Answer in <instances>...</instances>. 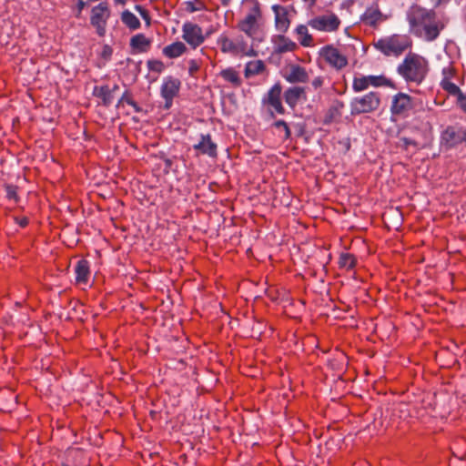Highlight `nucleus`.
<instances>
[{
    "label": "nucleus",
    "mask_w": 466,
    "mask_h": 466,
    "mask_svg": "<svg viewBox=\"0 0 466 466\" xmlns=\"http://www.w3.org/2000/svg\"><path fill=\"white\" fill-rule=\"evenodd\" d=\"M410 32L425 41H434L444 25L435 11L413 5L407 12Z\"/></svg>",
    "instance_id": "1"
},
{
    "label": "nucleus",
    "mask_w": 466,
    "mask_h": 466,
    "mask_svg": "<svg viewBox=\"0 0 466 466\" xmlns=\"http://www.w3.org/2000/svg\"><path fill=\"white\" fill-rule=\"evenodd\" d=\"M247 13L238 23V28L252 40L261 43L264 39L261 5L258 0H246Z\"/></svg>",
    "instance_id": "2"
},
{
    "label": "nucleus",
    "mask_w": 466,
    "mask_h": 466,
    "mask_svg": "<svg viewBox=\"0 0 466 466\" xmlns=\"http://www.w3.org/2000/svg\"><path fill=\"white\" fill-rule=\"evenodd\" d=\"M398 73L407 81L420 84L428 72V63L417 54H409L399 65Z\"/></svg>",
    "instance_id": "3"
},
{
    "label": "nucleus",
    "mask_w": 466,
    "mask_h": 466,
    "mask_svg": "<svg viewBox=\"0 0 466 466\" xmlns=\"http://www.w3.org/2000/svg\"><path fill=\"white\" fill-rule=\"evenodd\" d=\"M411 45L410 37L406 35H392L380 38L375 43V47L385 56H399Z\"/></svg>",
    "instance_id": "4"
},
{
    "label": "nucleus",
    "mask_w": 466,
    "mask_h": 466,
    "mask_svg": "<svg viewBox=\"0 0 466 466\" xmlns=\"http://www.w3.org/2000/svg\"><path fill=\"white\" fill-rule=\"evenodd\" d=\"M380 104L378 93L370 92L362 96L355 97L350 102L351 115L371 113L377 110Z\"/></svg>",
    "instance_id": "5"
},
{
    "label": "nucleus",
    "mask_w": 466,
    "mask_h": 466,
    "mask_svg": "<svg viewBox=\"0 0 466 466\" xmlns=\"http://www.w3.org/2000/svg\"><path fill=\"white\" fill-rule=\"evenodd\" d=\"M390 81L384 76H355L352 81V89L354 92H362L370 86H388Z\"/></svg>",
    "instance_id": "6"
},
{
    "label": "nucleus",
    "mask_w": 466,
    "mask_h": 466,
    "mask_svg": "<svg viewBox=\"0 0 466 466\" xmlns=\"http://www.w3.org/2000/svg\"><path fill=\"white\" fill-rule=\"evenodd\" d=\"M109 16L110 10L107 4L104 2L92 8L90 22L100 36H103L106 33V22Z\"/></svg>",
    "instance_id": "7"
},
{
    "label": "nucleus",
    "mask_w": 466,
    "mask_h": 466,
    "mask_svg": "<svg viewBox=\"0 0 466 466\" xmlns=\"http://www.w3.org/2000/svg\"><path fill=\"white\" fill-rule=\"evenodd\" d=\"M308 24L313 29L319 31L333 32L339 28L340 21L335 14H328L316 16L310 19Z\"/></svg>",
    "instance_id": "8"
},
{
    "label": "nucleus",
    "mask_w": 466,
    "mask_h": 466,
    "mask_svg": "<svg viewBox=\"0 0 466 466\" xmlns=\"http://www.w3.org/2000/svg\"><path fill=\"white\" fill-rule=\"evenodd\" d=\"M319 55L325 59V61L332 67L336 69H341L348 64V60L345 56L333 46H325L319 50Z\"/></svg>",
    "instance_id": "9"
},
{
    "label": "nucleus",
    "mask_w": 466,
    "mask_h": 466,
    "mask_svg": "<svg viewBox=\"0 0 466 466\" xmlns=\"http://www.w3.org/2000/svg\"><path fill=\"white\" fill-rule=\"evenodd\" d=\"M411 97L405 93H398L392 97L390 112L394 116H406L412 109Z\"/></svg>",
    "instance_id": "10"
},
{
    "label": "nucleus",
    "mask_w": 466,
    "mask_h": 466,
    "mask_svg": "<svg viewBox=\"0 0 466 466\" xmlns=\"http://www.w3.org/2000/svg\"><path fill=\"white\" fill-rule=\"evenodd\" d=\"M180 88V81L172 76L166 77L161 86V96L165 99V108L172 106V101L178 94Z\"/></svg>",
    "instance_id": "11"
},
{
    "label": "nucleus",
    "mask_w": 466,
    "mask_h": 466,
    "mask_svg": "<svg viewBox=\"0 0 466 466\" xmlns=\"http://www.w3.org/2000/svg\"><path fill=\"white\" fill-rule=\"evenodd\" d=\"M182 32L183 39L193 48L200 46L205 40L202 29L196 24L185 23L182 27Z\"/></svg>",
    "instance_id": "12"
},
{
    "label": "nucleus",
    "mask_w": 466,
    "mask_h": 466,
    "mask_svg": "<svg viewBox=\"0 0 466 466\" xmlns=\"http://www.w3.org/2000/svg\"><path fill=\"white\" fill-rule=\"evenodd\" d=\"M271 9L274 13V24L277 31L284 34L290 25L289 10L286 6L280 5H273Z\"/></svg>",
    "instance_id": "13"
},
{
    "label": "nucleus",
    "mask_w": 466,
    "mask_h": 466,
    "mask_svg": "<svg viewBox=\"0 0 466 466\" xmlns=\"http://www.w3.org/2000/svg\"><path fill=\"white\" fill-rule=\"evenodd\" d=\"M441 140L449 147L466 141V130L461 127H448L441 134Z\"/></svg>",
    "instance_id": "14"
},
{
    "label": "nucleus",
    "mask_w": 466,
    "mask_h": 466,
    "mask_svg": "<svg viewBox=\"0 0 466 466\" xmlns=\"http://www.w3.org/2000/svg\"><path fill=\"white\" fill-rule=\"evenodd\" d=\"M271 42L273 44V50L275 54L292 52L298 47L294 41L286 37L282 33L280 35H273Z\"/></svg>",
    "instance_id": "15"
},
{
    "label": "nucleus",
    "mask_w": 466,
    "mask_h": 466,
    "mask_svg": "<svg viewBox=\"0 0 466 466\" xmlns=\"http://www.w3.org/2000/svg\"><path fill=\"white\" fill-rule=\"evenodd\" d=\"M284 78L290 84L306 83L309 80V74L304 67L293 64L289 66Z\"/></svg>",
    "instance_id": "16"
},
{
    "label": "nucleus",
    "mask_w": 466,
    "mask_h": 466,
    "mask_svg": "<svg viewBox=\"0 0 466 466\" xmlns=\"http://www.w3.org/2000/svg\"><path fill=\"white\" fill-rule=\"evenodd\" d=\"M194 149L211 157L217 156V145L211 140L210 135H201L200 141L193 146Z\"/></svg>",
    "instance_id": "17"
},
{
    "label": "nucleus",
    "mask_w": 466,
    "mask_h": 466,
    "mask_svg": "<svg viewBox=\"0 0 466 466\" xmlns=\"http://www.w3.org/2000/svg\"><path fill=\"white\" fill-rule=\"evenodd\" d=\"M281 86L279 84L274 85L268 92L267 102L279 114L284 113L281 100Z\"/></svg>",
    "instance_id": "18"
},
{
    "label": "nucleus",
    "mask_w": 466,
    "mask_h": 466,
    "mask_svg": "<svg viewBox=\"0 0 466 466\" xmlns=\"http://www.w3.org/2000/svg\"><path fill=\"white\" fill-rule=\"evenodd\" d=\"M305 93V88L301 86H293L288 88L284 93L286 103L290 107H295L300 99L301 96Z\"/></svg>",
    "instance_id": "19"
},
{
    "label": "nucleus",
    "mask_w": 466,
    "mask_h": 466,
    "mask_svg": "<svg viewBox=\"0 0 466 466\" xmlns=\"http://www.w3.org/2000/svg\"><path fill=\"white\" fill-rule=\"evenodd\" d=\"M382 18V15L378 7H369L366 9L364 14L361 15V20L368 25H375Z\"/></svg>",
    "instance_id": "20"
},
{
    "label": "nucleus",
    "mask_w": 466,
    "mask_h": 466,
    "mask_svg": "<svg viewBox=\"0 0 466 466\" xmlns=\"http://www.w3.org/2000/svg\"><path fill=\"white\" fill-rule=\"evenodd\" d=\"M187 47L182 42H175L163 48V55L168 58H177L183 55Z\"/></svg>",
    "instance_id": "21"
},
{
    "label": "nucleus",
    "mask_w": 466,
    "mask_h": 466,
    "mask_svg": "<svg viewBox=\"0 0 466 466\" xmlns=\"http://www.w3.org/2000/svg\"><path fill=\"white\" fill-rule=\"evenodd\" d=\"M76 280L78 283H86L89 276V264L86 260H78L76 268Z\"/></svg>",
    "instance_id": "22"
},
{
    "label": "nucleus",
    "mask_w": 466,
    "mask_h": 466,
    "mask_svg": "<svg viewBox=\"0 0 466 466\" xmlns=\"http://www.w3.org/2000/svg\"><path fill=\"white\" fill-rule=\"evenodd\" d=\"M295 33L298 36V41L303 46H313V38L311 35L309 33L308 26L305 25H299L295 28Z\"/></svg>",
    "instance_id": "23"
},
{
    "label": "nucleus",
    "mask_w": 466,
    "mask_h": 466,
    "mask_svg": "<svg viewBox=\"0 0 466 466\" xmlns=\"http://www.w3.org/2000/svg\"><path fill=\"white\" fill-rule=\"evenodd\" d=\"M151 41L143 34H137L131 37L130 46L137 52H146L150 46Z\"/></svg>",
    "instance_id": "24"
},
{
    "label": "nucleus",
    "mask_w": 466,
    "mask_h": 466,
    "mask_svg": "<svg viewBox=\"0 0 466 466\" xmlns=\"http://www.w3.org/2000/svg\"><path fill=\"white\" fill-rule=\"evenodd\" d=\"M121 20L131 30H136L140 27V21L129 10L122 12Z\"/></svg>",
    "instance_id": "25"
},
{
    "label": "nucleus",
    "mask_w": 466,
    "mask_h": 466,
    "mask_svg": "<svg viewBox=\"0 0 466 466\" xmlns=\"http://www.w3.org/2000/svg\"><path fill=\"white\" fill-rule=\"evenodd\" d=\"M265 69V65L261 60L248 62L245 68L246 77L258 75Z\"/></svg>",
    "instance_id": "26"
},
{
    "label": "nucleus",
    "mask_w": 466,
    "mask_h": 466,
    "mask_svg": "<svg viewBox=\"0 0 466 466\" xmlns=\"http://www.w3.org/2000/svg\"><path fill=\"white\" fill-rule=\"evenodd\" d=\"M95 95L103 100L105 106H109L113 100L112 91L107 86L95 88Z\"/></svg>",
    "instance_id": "27"
},
{
    "label": "nucleus",
    "mask_w": 466,
    "mask_h": 466,
    "mask_svg": "<svg viewBox=\"0 0 466 466\" xmlns=\"http://www.w3.org/2000/svg\"><path fill=\"white\" fill-rule=\"evenodd\" d=\"M218 43L223 53L236 55V40L229 39L227 36H221L218 40Z\"/></svg>",
    "instance_id": "28"
},
{
    "label": "nucleus",
    "mask_w": 466,
    "mask_h": 466,
    "mask_svg": "<svg viewBox=\"0 0 466 466\" xmlns=\"http://www.w3.org/2000/svg\"><path fill=\"white\" fill-rule=\"evenodd\" d=\"M237 51L236 55H244L247 56H255L257 54L252 46H248L242 39L236 40Z\"/></svg>",
    "instance_id": "29"
},
{
    "label": "nucleus",
    "mask_w": 466,
    "mask_h": 466,
    "mask_svg": "<svg viewBox=\"0 0 466 466\" xmlns=\"http://www.w3.org/2000/svg\"><path fill=\"white\" fill-rule=\"evenodd\" d=\"M221 76L228 82L232 83L235 86H239L241 81L238 74L233 68H227L221 72Z\"/></svg>",
    "instance_id": "30"
},
{
    "label": "nucleus",
    "mask_w": 466,
    "mask_h": 466,
    "mask_svg": "<svg viewBox=\"0 0 466 466\" xmlns=\"http://www.w3.org/2000/svg\"><path fill=\"white\" fill-rule=\"evenodd\" d=\"M441 86L444 90L449 92L451 95H457V94L461 93V90L458 87V86L455 85L454 83L448 81V80H443L441 82Z\"/></svg>",
    "instance_id": "31"
},
{
    "label": "nucleus",
    "mask_w": 466,
    "mask_h": 466,
    "mask_svg": "<svg viewBox=\"0 0 466 466\" xmlns=\"http://www.w3.org/2000/svg\"><path fill=\"white\" fill-rule=\"evenodd\" d=\"M6 198L10 200H14L15 202L18 201L17 196V187L14 185H6L5 187Z\"/></svg>",
    "instance_id": "32"
},
{
    "label": "nucleus",
    "mask_w": 466,
    "mask_h": 466,
    "mask_svg": "<svg viewBox=\"0 0 466 466\" xmlns=\"http://www.w3.org/2000/svg\"><path fill=\"white\" fill-rule=\"evenodd\" d=\"M147 64L150 71L161 73L164 69V64L159 60H148Z\"/></svg>",
    "instance_id": "33"
},
{
    "label": "nucleus",
    "mask_w": 466,
    "mask_h": 466,
    "mask_svg": "<svg viewBox=\"0 0 466 466\" xmlns=\"http://www.w3.org/2000/svg\"><path fill=\"white\" fill-rule=\"evenodd\" d=\"M339 264L342 267L350 268L354 266V258L349 254H343L340 257Z\"/></svg>",
    "instance_id": "34"
},
{
    "label": "nucleus",
    "mask_w": 466,
    "mask_h": 466,
    "mask_svg": "<svg viewBox=\"0 0 466 466\" xmlns=\"http://www.w3.org/2000/svg\"><path fill=\"white\" fill-rule=\"evenodd\" d=\"M274 126L277 127V128H282L285 132V138H289V136H290V130L287 125V123L283 120H279L277 122H275Z\"/></svg>",
    "instance_id": "35"
},
{
    "label": "nucleus",
    "mask_w": 466,
    "mask_h": 466,
    "mask_svg": "<svg viewBox=\"0 0 466 466\" xmlns=\"http://www.w3.org/2000/svg\"><path fill=\"white\" fill-rule=\"evenodd\" d=\"M323 82L324 79L322 76H317L312 80L311 86H313L314 89H319L322 86Z\"/></svg>",
    "instance_id": "36"
},
{
    "label": "nucleus",
    "mask_w": 466,
    "mask_h": 466,
    "mask_svg": "<svg viewBox=\"0 0 466 466\" xmlns=\"http://www.w3.org/2000/svg\"><path fill=\"white\" fill-rule=\"evenodd\" d=\"M120 102H127L128 105H130L131 106L133 107H136L137 108V105L136 103L134 102V100H132L130 97H128L126 94H124L122 96V97L120 98L119 100V103Z\"/></svg>",
    "instance_id": "37"
},
{
    "label": "nucleus",
    "mask_w": 466,
    "mask_h": 466,
    "mask_svg": "<svg viewBox=\"0 0 466 466\" xmlns=\"http://www.w3.org/2000/svg\"><path fill=\"white\" fill-rule=\"evenodd\" d=\"M189 65V72L191 74L198 69V65L195 60H190Z\"/></svg>",
    "instance_id": "38"
},
{
    "label": "nucleus",
    "mask_w": 466,
    "mask_h": 466,
    "mask_svg": "<svg viewBox=\"0 0 466 466\" xmlns=\"http://www.w3.org/2000/svg\"><path fill=\"white\" fill-rule=\"evenodd\" d=\"M16 222L21 227H25L28 224V219H27V218H16Z\"/></svg>",
    "instance_id": "39"
},
{
    "label": "nucleus",
    "mask_w": 466,
    "mask_h": 466,
    "mask_svg": "<svg viewBox=\"0 0 466 466\" xmlns=\"http://www.w3.org/2000/svg\"><path fill=\"white\" fill-rule=\"evenodd\" d=\"M187 9L188 11H190V12H195V11L199 10L200 8H199V7H195V6H194V5H193V3L188 2V3H187Z\"/></svg>",
    "instance_id": "40"
},
{
    "label": "nucleus",
    "mask_w": 466,
    "mask_h": 466,
    "mask_svg": "<svg viewBox=\"0 0 466 466\" xmlns=\"http://www.w3.org/2000/svg\"><path fill=\"white\" fill-rule=\"evenodd\" d=\"M136 9L138 10L141 14V15L145 18V19H147V12L144 10V8H142L140 5H137L136 6Z\"/></svg>",
    "instance_id": "41"
},
{
    "label": "nucleus",
    "mask_w": 466,
    "mask_h": 466,
    "mask_svg": "<svg viewBox=\"0 0 466 466\" xmlns=\"http://www.w3.org/2000/svg\"><path fill=\"white\" fill-rule=\"evenodd\" d=\"M84 5H85V3L82 0H79V2H78L79 10L83 9Z\"/></svg>",
    "instance_id": "42"
},
{
    "label": "nucleus",
    "mask_w": 466,
    "mask_h": 466,
    "mask_svg": "<svg viewBox=\"0 0 466 466\" xmlns=\"http://www.w3.org/2000/svg\"><path fill=\"white\" fill-rule=\"evenodd\" d=\"M115 2L117 4L124 5L127 2V0H115Z\"/></svg>",
    "instance_id": "43"
},
{
    "label": "nucleus",
    "mask_w": 466,
    "mask_h": 466,
    "mask_svg": "<svg viewBox=\"0 0 466 466\" xmlns=\"http://www.w3.org/2000/svg\"><path fill=\"white\" fill-rule=\"evenodd\" d=\"M166 164L167 167H170L171 166V160L170 159H167L166 160Z\"/></svg>",
    "instance_id": "44"
},
{
    "label": "nucleus",
    "mask_w": 466,
    "mask_h": 466,
    "mask_svg": "<svg viewBox=\"0 0 466 466\" xmlns=\"http://www.w3.org/2000/svg\"><path fill=\"white\" fill-rule=\"evenodd\" d=\"M222 1V4L227 5L228 4V0H221Z\"/></svg>",
    "instance_id": "45"
},
{
    "label": "nucleus",
    "mask_w": 466,
    "mask_h": 466,
    "mask_svg": "<svg viewBox=\"0 0 466 466\" xmlns=\"http://www.w3.org/2000/svg\"><path fill=\"white\" fill-rule=\"evenodd\" d=\"M464 109L466 110V106H464Z\"/></svg>",
    "instance_id": "46"
}]
</instances>
